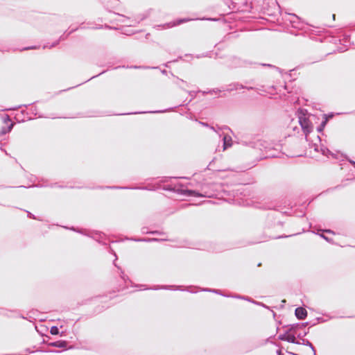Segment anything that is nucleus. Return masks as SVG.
<instances>
[{
  "label": "nucleus",
  "mask_w": 355,
  "mask_h": 355,
  "mask_svg": "<svg viewBox=\"0 0 355 355\" xmlns=\"http://www.w3.org/2000/svg\"><path fill=\"white\" fill-rule=\"evenodd\" d=\"M299 122L306 135H307L309 132H311L313 126L311 124L309 119H306V117L300 116Z\"/></svg>",
  "instance_id": "f257e3e1"
},
{
  "label": "nucleus",
  "mask_w": 355,
  "mask_h": 355,
  "mask_svg": "<svg viewBox=\"0 0 355 355\" xmlns=\"http://www.w3.org/2000/svg\"><path fill=\"white\" fill-rule=\"evenodd\" d=\"M279 338L282 340H286L289 343L300 344L299 342L296 341L295 336L294 335L290 334L289 331L286 332L284 334L279 335Z\"/></svg>",
  "instance_id": "f03ea898"
},
{
  "label": "nucleus",
  "mask_w": 355,
  "mask_h": 355,
  "mask_svg": "<svg viewBox=\"0 0 355 355\" xmlns=\"http://www.w3.org/2000/svg\"><path fill=\"white\" fill-rule=\"evenodd\" d=\"M296 317L300 320H303L306 317L307 311L302 307H298L295 311Z\"/></svg>",
  "instance_id": "7ed1b4c3"
},
{
  "label": "nucleus",
  "mask_w": 355,
  "mask_h": 355,
  "mask_svg": "<svg viewBox=\"0 0 355 355\" xmlns=\"http://www.w3.org/2000/svg\"><path fill=\"white\" fill-rule=\"evenodd\" d=\"M223 150L232 146V138L230 136L225 135L223 137Z\"/></svg>",
  "instance_id": "20e7f679"
},
{
  "label": "nucleus",
  "mask_w": 355,
  "mask_h": 355,
  "mask_svg": "<svg viewBox=\"0 0 355 355\" xmlns=\"http://www.w3.org/2000/svg\"><path fill=\"white\" fill-rule=\"evenodd\" d=\"M189 21H190V19L184 18V19H180V20L177 21H174L173 23H169V24H166V26L167 28H170V27L175 26L176 25H179V24H180L182 23H184V22H187Z\"/></svg>",
  "instance_id": "39448f33"
},
{
  "label": "nucleus",
  "mask_w": 355,
  "mask_h": 355,
  "mask_svg": "<svg viewBox=\"0 0 355 355\" xmlns=\"http://www.w3.org/2000/svg\"><path fill=\"white\" fill-rule=\"evenodd\" d=\"M51 345L57 347L63 348V347H66L67 343L65 341H57V342L51 343Z\"/></svg>",
  "instance_id": "423d86ee"
},
{
  "label": "nucleus",
  "mask_w": 355,
  "mask_h": 355,
  "mask_svg": "<svg viewBox=\"0 0 355 355\" xmlns=\"http://www.w3.org/2000/svg\"><path fill=\"white\" fill-rule=\"evenodd\" d=\"M243 88L242 85H239L238 84H233L229 85V87L226 89L227 91H233V90H237L239 89Z\"/></svg>",
  "instance_id": "0eeeda50"
},
{
  "label": "nucleus",
  "mask_w": 355,
  "mask_h": 355,
  "mask_svg": "<svg viewBox=\"0 0 355 355\" xmlns=\"http://www.w3.org/2000/svg\"><path fill=\"white\" fill-rule=\"evenodd\" d=\"M182 193L187 196H197V193L193 190L185 189L182 191Z\"/></svg>",
  "instance_id": "6e6552de"
},
{
  "label": "nucleus",
  "mask_w": 355,
  "mask_h": 355,
  "mask_svg": "<svg viewBox=\"0 0 355 355\" xmlns=\"http://www.w3.org/2000/svg\"><path fill=\"white\" fill-rule=\"evenodd\" d=\"M13 127V123H10L7 128H3L0 132L1 135H5L7 132H10Z\"/></svg>",
  "instance_id": "1a4fd4ad"
},
{
  "label": "nucleus",
  "mask_w": 355,
  "mask_h": 355,
  "mask_svg": "<svg viewBox=\"0 0 355 355\" xmlns=\"http://www.w3.org/2000/svg\"><path fill=\"white\" fill-rule=\"evenodd\" d=\"M50 333L52 334V335H57L59 334V330H58V328L57 327H52L51 328V330H50Z\"/></svg>",
  "instance_id": "9d476101"
},
{
  "label": "nucleus",
  "mask_w": 355,
  "mask_h": 355,
  "mask_svg": "<svg viewBox=\"0 0 355 355\" xmlns=\"http://www.w3.org/2000/svg\"><path fill=\"white\" fill-rule=\"evenodd\" d=\"M302 344L309 346L311 348V349L314 352V348L312 344L308 340L303 339Z\"/></svg>",
  "instance_id": "9b49d317"
},
{
  "label": "nucleus",
  "mask_w": 355,
  "mask_h": 355,
  "mask_svg": "<svg viewBox=\"0 0 355 355\" xmlns=\"http://www.w3.org/2000/svg\"><path fill=\"white\" fill-rule=\"evenodd\" d=\"M327 119H325L321 123V125L322 126V128H324L326 123H327Z\"/></svg>",
  "instance_id": "f8f14e48"
},
{
  "label": "nucleus",
  "mask_w": 355,
  "mask_h": 355,
  "mask_svg": "<svg viewBox=\"0 0 355 355\" xmlns=\"http://www.w3.org/2000/svg\"><path fill=\"white\" fill-rule=\"evenodd\" d=\"M5 123L10 122V119L8 116H6V117L4 119Z\"/></svg>",
  "instance_id": "ddd939ff"
},
{
  "label": "nucleus",
  "mask_w": 355,
  "mask_h": 355,
  "mask_svg": "<svg viewBox=\"0 0 355 355\" xmlns=\"http://www.w3.org/2000/svg\"><path fill=\"white\" fill-rule=\"evenodd\" d=\"M324 129V128H322V126L320 125L318 128V132H321L322 131V130Z\"/></svg>",
  "instance_id": "4468645a"
},
{
  "label": "nucleus",
  "mask_w": 355,
  "mask_h": 355,
  "mask_svg": "<svg viewBox=\"0 0 355 355\" xmlns=\"http://www.w3.org/2000/svg\"><path fill=\"white\" fill-rule=\"evenodd\" d=\"M35 46H30V47H26L24 49L28 50V49H35Z\"/></svg>",
  "instance_id": "2eb2a0df"
},
{
  "label": "nucleus",
  "mask_w": 355,
  "mask_h": 355,
  "mask_svg": "<svg viewBox=\"0 0 355 355\" xmlns=\"http://www.w3.org/2000/svg\"><path fill=\"white\" fill-rule=\"evenodd\" d=\"M210 291L214 292L216 293H219V291L217 290H210Z\"/></svg>",
  "instance_id": "dca6fc26"
},
{
  "label": "nucleus",
  "mask_w": 355,
  "mask_h": 355,
  "mask_svg": "<svg viewBox=\"0 0 355 355\" xmlns=\"http://www.w3.org/2000/svg\"><path fill=\"white\" fill-rule=\"evenodd\" d=\"M201 123L202 125H204V126H206V127H207V126H208V125H207V123H202H202Z\"/></svg>",
  "instance_id": "f3484780"
},
{
  "label": "nucleus",
  "mask_w": 355,
  "mask_h": 355,
  "mask_svg": "<svg viewBox=\"0 0 355 355\" xmlns=\"http://www.w3.org/2000/svg\"><path fill=\"white\" fill-rule=\"evenodd\" d=\"M321 236H322V238H324V239H326L327 241H329V240H328V239H327L325 236H324V235H322H322H321Z\"/></svg>",
  "instance_id": "a211bd4d"
},
{
  "label": "nucleus",
  "mask_w": 355,
  "mask_h": 355,
  "mask_svg": "<svg viewBox=\"0 0 355 355\" xmlns=\"http://www.w3.org/2000/svg\"><path fill=\"white\" fill-rule=\"evenodd\" d=\"M237 298H240V299H245L244 297H241V296H238L236 297Z\"/></svg>",
  "instance_id": "6ab92c4d"
},
{
  "label": "nucleus",
  "mask_w": 355,
  "mask_h": 355,
  "mask_svg": "<svg viewBox=\"0 0 355 355\" xmlns=\"http://www.w3.org/2000/svg\"><path fill=\"white\" fill-rule=\"evenodd\" d=\"M211 129L213 130L214 131H216V130L214 127H211Z\"/></svg>",
  "instance_id": "aec40b11"
},
{
  "label": "nucleus",
  "mask_w": 355,
  "mask_h": 355,
  "mask_svg": "<svg viewBox=\"0 0 355 355\" xmlns=\"http://www.w3.org/2000/svg\"><path fill=\"white\" fill-rule=\"evenodd\" d=\"M351 163H352L354 165H355V162H351Z\"/></svg>",
  "instance_id": "412c9836"
}]
</instances>
